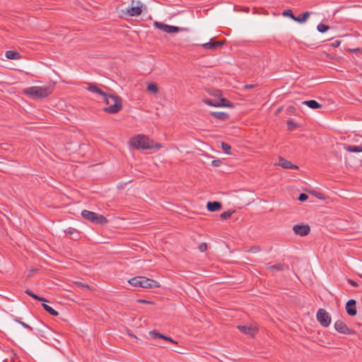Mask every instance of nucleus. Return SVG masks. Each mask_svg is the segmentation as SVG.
<instances>
[{
    "instance_id": "obj_1",
    "label": "nucleus",
    "mask_w": 362,
    "mask_h": 362,
    "mask_svg": "<svg viewBox=\"0 0 362 362\" xmlns=\"http://www.w3.org/2000/svg\"><path fill=\"white\" fill-rule=\"evenodd\" d=\"M130 144L136 149H159L161 144L155 142L144 135H137L130 139Z\"/></svg>"
},
{
    "instance_id": "obj_2",
    "label": "nucleus",
    "mask_w": 362,
    "mask_h": 362,
    "mask_svg": "<svg viewBox=\"0 0 362 362\" xmlns=\"http://www.w3.org/2000/svg\"><path fill=\"white\" fill-rule=\"evenodd\" d=\"M54 86H30L23 90V93L33 99H41L49 96L53 91Z\"/></svg>"
},
{
    "instance_id": "obj_3",
    "label": "nucleus",
    "mask_w": 362,
    "mask_h": 362,
    "mask_svg": "<svg viewBox=\"0 0 362 362\" xmlns=\"http://www.w3.org/2000/svg\"><path fill=\"white\" fill-rule=\"evenodd\" d=\"M103 99L107 105V107L103 108V110L105 112L110 114H115L122 110V103L119 96L106 94V95Z\"/></svg>"
},
{
    "instance_id": "obj_4",
    "label": "nucleus",
    "mask_w": 362,
    "mask_h": 362,
    "mask_svg": "<svg viewBox=\"0 0 362 362\" xmlns=\"http://www.w3.org/2000/svg\"><path fill=\"white\" fill-rule=\"evenodd\" d=\"M81 216L84 219L89 221L93 223L104 225L108 222L107 218L103 215L88 210L82 211Z\"/></svg>"
},
{
    "instance_id": "obj_5",
    "label": "nucleus",
    "mask_w": 362,
    "mask_h": 362,
    "mask_svg": "<svg viewBox=\"0 0 362 362\" xmlns=\"http://www.w3.org/2000/svg\"><path fill=\"white\" fill-rule=\"evenodd\" d=\"M316 318L320 324L324 327H329L331 323V317L329 313L325 309L320 308L317 310Z\"/></svg>"
},
{
    "instance_id": "obj_6",
    "label": "nucleus",
    "mask_w": 362,
    "mask_h": 362,
    "mask_svg": "<svg viewBox=\"0 0 362 362\" xmlns=\"http://www.w3.org/2000/svg\"><path fill=\"white\" fill-rule=\"evenodd\" d=\"M144 4L139 1L132 0L131 6L127 10V13L130 16H139L142 13V7Z\"/></svg>"
},
{
    "instance_id": "obj_7",
    "label": "nucleus",
    "mask_w": 362,
    "mask_h": 362,
    "mask_svg": "<svg viewBox=\"0 0 362 362\" xmlns=\"http://www.w3.org/2000/svg\"><path fill=\"white\" fill-rule=\"evenodd\" d=\"M202 102L209 106L216 107H233V105L226 98L221 99V101L217 99H203Z\"/></svg>"
},
{
    "instance_id": "obj_8",
    "label": "nucleus",
    "mask_w": 362,
    "mask_h": 362,
    "mask_svg": "<svg viewBox=\"0 0 362 362\" xmlns=\"http://www.w3.org/2000/svg\"><path fill=\"white\" fill-rule=\"evenodd\" d=\"M153 25L158 28L161 30L162 31L166 33H177L180 30V28L175 26V25H170L165 24L161 22L155 21L153 23Z\"/></svg>"
},
{
    "instance_id": "obj_9",
    "label": "nucleus",
    "mask_w": 362,
    "mask_h": 362,
    "mask_svg": "<svg viewBox=\"0 0 362 362\" xmlns=\"http://www.w3.org/2000/svg\"><path fill=\"white\" fill-rule=\"evenodd\" d=\"M334 329L336 331L341 334L351 335L355 334V332L349 328L347 325L341 320H337L334 323Z\"/></svg>"
},
{
    "instance_id": "obj_10",
    "label": "nucleus",
    "mask_w": 362,
    "mask_h": 362,
    "mask_svg": "<svg viewBox=\"0 0 362 362\" xmlns=\"http://www.w3.org/2000/svg\"><path fill=\"white\" fill-rule=\"evenodd\" d=\"M293 230L297 235H300V236H305L310 233V228L308 225L300 224L293 226Z\"/></svg>"
},
{
    "instance_id": "obj_11",
    "label": "nucleus",
    "mask_w": 362,
    "mask_h": 362,
    "mask_svg": "<svg viewBox=\"0 0 362 362\" xmlns=\"http://www.w3.org/2000/svg\"><path fill=\"white\" fill-rule=\"evenodd\" d=\"M160 287V284L158 281L143 276L141 282V288H155Z\"/></svg>"
},
{
    "instance_id": "obj_12",
    "label": "nucleus",
    "mask_w": 362,
    "mask_h": 362,
    "mask_svg": "<svg viewBox=\"0 0 362 362\" xmlns=\"http://www.w3.org/2000/svg\"><path fill=\"white\" fill-rule=\"evenodd\" d=\"M345 308L349 315L354 316L356 315V301L354 299L349 300L346 303Z\"/></svg>"
},
{
    "instance_id": "obj_13",
    "label": "nucleus",
    "mask_w": 362,
    "mask_h": 362,
    "mask_svg": "<svg viewBox=\"0 0 362 362\" xmlns=\"http://www.w3.org/2000/svg\"><path fill=\"white\" fill-rule=\"evenodd\" d=\"M224 44L223 41H215L213 38L209 42L202 44L201 46L206 49L214 50Z\"/></svg>"
},
{
    "instance_id": "obj_14",
    "label": "nucleus",
    "mask_w": 362,
    "mask_h": 362,
    "mask_svg": "<svg viewBox=\"0 0 362 362\" xmlns=\"http://www.w3.org/2000/svg\"><path fill=\"white\" fill-rule=\"evenodd\" d=\"M148 334H149L150 337L153 339H156V338L162 339L165 341H168L173 344H176V342L171 337L164 335V334L157 332L156 330L150 331Z\"/></svg>"
},
{
    "instance_id": "obj_15",
    "label": "nucleus",
    "mask_w": 362,
    "mask_h": 362,
    "mask_svg": "<svg viewBox=\"0 0 362 362\" xmlns=\"http://www.w3.org/2000/svg\"><path fill=\"white\" fill-rule=\"evenodd\" d=\"M238 329L242 333L248 334V335H250L252 337H253L255 335L256 332H257V330L255 329V327H253L252 326H248V325H239L238 327Z\"/></svg>"
},
{
    "instance_id": "obj_16",
    "label": "nucleus",
    "mask_w": 362,
    "mask_h": 362,
    "mask_svg": "<svg viewBox=\"0 0 362 362\" xmlns=\"http://www.w3.org/2000/svg\"><path fill=\"white\" fill-rule=\"evenodd\" d=\"M278 165L285 169H297L298 168L297 165L292 164L290 161L282 157H279Z\"/></svg>"
},
{
    "instance_id": "obj_17",
    "label": "nucleus",
    "mask_w": 362,
    "mask_h": 362,
    "mask_svg": "<svg viewBox=\"0 0 362 362\" xmlns=\"http://www.w3.org/2000/svg\"><path fill=\"white\" fill-rule=\"evenodd\" d=\"M221 203L217 201L209 202L206 204L207 210L211 212L219 211L220 209H221Z\"/></svg>"
},
{
    "instance_id": "obj_18",
    "label": "nucleus",
    "mask_w": 362,
    "mask_h": 362,
    "mask_svg": "<svg viewBox=\"0 0 362 362\" xmlns=\"http://www.w3.org/2000/svg\"><path fill=\"white\" fill-rule=\"evenodd\" d=\"M87 89L93 93H98L100 95L102 96L103 98L107 93H105L103 90H102L100 88H99L94 83H88Z\"/></svg>"
},
{
    "instance_id": "obj_19",
    "label": "nucleus",
    "mask_w": 362,
    "mask_h": 362,
    "mask_svg": "<svg viewBox=\"0 0 362 362\" xmlns=\"http://www.w3.org/2000/svg\"><path fill=\"white\" fill-rule=\"evenodd\" d=\"M301 103L302 105H305L313 110L321 108L322 107L321 104H320L317 101L315 100H305L303 101Z\"/></svg>"
},
{
    "instance_id": "obj_20",
    "label": "nucleus",
    "mask_w": 362,
    "mask_h": 362,
    "mask_svg": "<svg viewBox=\"0 0 362 362\" xmlns=\"http://www.w3.org/2000/svg\"><path fill=\"white\" fill-rule=\"evenodd\" d=\"M210 115L221 121L226 120L229 117V115L224 112H211Z\"/></svg>"
},
{
    "instance_id": "obj_21",
    "label": "nucleus",
    "mask_w": 362,
    "mask_h": 362,
    "mask_svg": "<svg viewBox=\"0 0 362 362\" xmlns=\"http://www.w3.org/2000/svg\"><path fill=\"white\" fill-rule=\"evenodd\" d=\"M310 16V12H308V11L303 12V13L299 14L298 16H296L294 21L298 22L299 23H303L308 19Z\"/></svg>"
},
{
    "instance_id": "obj_22",
    "label": "nucleus",
    "mask_w": 362,
    "mask_h": 362,
    "mask_svg": "<svg viewBox=\"0 0 362 362\" xmlns=\"http://www.w3.org/2000/svg\"><path fill=\"white\" fill-rule=\"evenodd\" d=\"M5 57L9 59H21V54L14 50H8L5 53Z\"/></svg>"
},
{
    "instance_id": "obj_23",
    "label": "nucleus",
    "mask_w": 362,
    "mask_h": 362,
    "mask_svg": "<svg viewBox=\"0 0 362 362\" xmlns=\"http://www.w3.org/2000/svg\"><path fill=\"white\" fill-rule=\"evenodd\" d=\"M288 269V266L282 263H278L274 265H270L267 267L269 271H283L285 269Z\"/></svg>"
},
{
    "instance_id": "obj_24",
    "label": "nucleus",
    "mask_w": 362,
    "mask_h": 362,
    "mask_svg": "<svg viewBox=\"0 0 362 362\" xmlns=\"http://www.w3.org/2000/svg\"><path fill=\"white\" fill-rule=\"evenodd\" d=\"M143 276H138L133 277L130 279L128 282L129 284H131L133 286L135 287H141V282H142Z\"/></svg>"
},
{
    "instance_id": "obj_25",
    "label": "nucleus",
    "mask_w": 362,
    "mask_h": 362,
    "mask_svg": "<svg viewBox=\"0 0 362 362\" xmlns=\"http://www.w3.org/2000/svg\"><path fill=\"white\" fill-rule=\"evenodd\" d=\"M208 93L216 98L218 100L221 101V99L224 98L222 95L221 90L218 89H211L208 91Z\"/></svg>"
},
{
    "instance_id": "obj_26",
    "label": "nucleus",
    "mask_w": 362,
    "mask_h": 362,
    "mask_svg": "<svg viewBox=\"0 0 362 362\" xmlns=\"http://www.w3.org/2000/svg\"><path fill=\"white\" fill-rule=\"evenodd\" d=\"M43 308L50 315H53V316H57L59 315V313L55 310L54 308H52L51 306L45 304V303H42V304Z\"/></svg>"
},
{
    "instance_id": "obj_27",
    "label": "nucleus",
    "mask_w": 362,
    "mask_h": 362,
    "mask_svg": "<svg viewBox=\"0 0 362 362\" xmlns=\"http://www.w3.org/2000/svg\"><path fill=\"white\" fill-rule=\"evenodd\" d=\"M345 149L349 152H362V146H345Z\"/></svg>"
},
{
    "instance_id": "obj_28",
    "label": "nucleus",
    "mask_w": 362,
    "mask_h": 362,
    "mask_svg": "<svg viewBox=\"0 0 362 362\" xmlns=\"http://www.w3.org/2000/svg\"><path fill=\"white\" fill-rule=\"evenodd\" d=\"M25 292V293H27L30 296L33 297L34 299L37 300L38 301L47 302V300L45 298L35 295L30 289H27Z\"/></svg>"
},
{
    "instance_id": "obj_29",
    "label": "nucleus",
    "mask_w": 362,
    "mask_h": 362,
    "mask_svg": "<svg viewBox=\"0 0 362 362\" xmlns=\"http://www.w3.org/2000/svg\"><path fill=\"white\" fill-rule=\"evenodd\" d=\"M282 16L284 17H289L293 21H295L296 16L293 15V12L291 9H286L283 11Z\"/></svg>"
},
{
    "instance_id": "obj_30",
    "label": "nucleus",
    "mask_w": 362,
    "mask_h": 362,
    "mask_svg": "<svg viewBox=\"0 0 362 362\" xmlns=\"http://www.w3.org/2000/svg\"><path fill=\"white\" fill-rule=\"evenodd\" d=\"M329 29V26L325 24L320 23L317 26V30L318 32L324 33L327 32Z\"/></svg>"
},
{
    "instance_id": "obj_31",
    "label": "nucleus",
    "mask_w": 362,
    "mask_h": 362,
    "mask_svg": "<svg viewBox=\"0 0 362 362\" xmlns=\"http://www.w3.org/2000/svg\"><path fill=\"white\" fill-rule=\"evenodd\" d=\"M298 126V124L293 122L291 119L287 120V128L289 131L294 130Z\"/></svg>"
},
{
    "instance_id": "obj_32",
    "label": "nucleus",
    "mask_w": 362,
    "mask_h": 362,
    "mask_svg": "<svg viewBox=\"0 0 362 362\" xmlns=\"http://www.w3.org/2000/svg\"><path fill=\"white\" fill-rule=\"evenodd\" d=\"M65 232H66V233H68V234L71 235H75V234H76V237H73V238H73V239H74V240L77 239V238H78V231H77V230H76V229H75V228H74L69 227V228H68L65 230Z\"/></svg>"
},
{
    "instance_id": "obj_33",
    "label": "nucleus",
    "mask_w": 362,
    "mask_h": 362,
    "mask_svg": "<svg viewBox=\"0 0 362 362\" xmlns=\"http://www.w3.org/2000/svg\"><path fill=\"white\" fill-rule=\"evenodd\" d=\"M147 90L153 93H157L158 88L155 83H149L147 86Z\"/></svg>"
},
{
    "instance_id": "obj_34",
    "label": "nucleus",
    "mask_w": 362,
    "mask_h": 362,
    "mask_svg": "<svg viewBox=\"0 0 362 362\" xmlns=\"http://www.w3.org/2000/svg\"><path fill=\"white\" fill-rule=\"evenodd\" d=\"M221 148L226 154H230V150L231 148L230 146L226 143V142H221Z\"/></svg>"
},
{
    "instance_id": "obj_35",
    "label": "nucleus",
    "mask_w": 362,
    "mask_h": 362,
    "mask_svg": "<svg viewBox=\"0 0 362 362\" xmlns=\"http://www.w3.org/2000/svg\"><path fill=\"white\" fill-rule=\"evenodd\" d=\"M232 215V212L230 211H224L223 212L220 217L222 218V219H227L228 218H230Z\"/></svg>"
},
{
    "instance_id": "obj_36",
    "label": "nucleus",
    "mask_w": 362,
    "mask_h": 362,
    "mask_svg": "<svg viewBox=\"0 0 362 362\" xmlns=\"http://www.w3.org/2000/svg\"><path fill=\"white\" fill-rule=\"evenodd\" d=\"M308 199V194L305 193H300L298 197V200L300 202H305Z\"/></svg>"
},
{
    "instance_id": "obj_37",
    "label": "nucleus",
    "mask_w": 362,
    "mask_h": 362,
    "mask_svg": "<svg viewBox=\"0 0 362 362\" xmlns=\"http://www.w3.org/2000/svg\"><path fill=\"white\" fill-rule=\"evenodd\" d=\"M207 249V245L205 243H202L199 245V250L202 252L206 251Z\"/></svg>"
},
{
    "instance_id": "obj_38",
    "label": "nucleus",
    "mask_w": 362,
    "mask_h": 362,
    "mask_svg": "<svg viewBox=\"0 0 362 362\" xmlns=\"http://www.w3.org/2000/svg\"><path fill=\"white\" fill-rule=\"evenodd\" d=\"M77 284L84 290H90V287L88 284H83L82 282H78Z\"/></svg>"
},
{
    "instance_id": "obj_39",
    "label": "nucleus",
    "mask_w": 362,
    "mask_h": 362,
    "mask_svg": "<svg viewBox=\"0 0 362 362\" xmlns=\"http://www.w3.org/2000/svg\"><path fill=\"white\" fill-rule=\"evenodd\" d=\"M222 163L221 160L216 159L211 161V165L214 167H218Z\"/></svg>"
},
{
    "instance_id": "obj_40",
    "label": "nucleus",
    "mask_w": 362,
    "mask_h": 362,
    "mask_svg": "<svg viewBox=\"0 0 362 362\" xmlns=\"http://www.w3.org/2000/svg\"><path fill=\"white\" fill-rule=\"evenodd\" d=\"M313 194H314L316 197H317L320 199H324L325 197L324 195L320 192H312Z\"/></svg>"
},
{
    "instance_id": "obj_41",
    "label": "nucleus",
    "mask_w": 362,
    "mask_h": 362,
    "mask_svg": "<svg viewBox=\"0 0 362 362\" xmlns=\"http://www.w3.org/2000/svg\"><path fill=\"white\" fill-rule=\"evenodd\" d=\"M347 281L352 286L356 287V288L358 287V284L357 282H356L355 281H354L352 279H348Z\"/></svg>"
},
{
    "instance_id": "obj_42",
    "label": "nucleus",
    "mask_w": 362,
    "mask_h": 362,
    "mask_svg": "<svg viewBox=\"0 0 362 362\" xmlns=\"http://www.w3.org/2000/svg\"><path fill=\"white\" fill-rule=\"evenodd\" d=\"M20 325H21L24 328L28 329L30 331L33 330V328L30 326H29L28 324H26L25 322H24L23 321L20 322Z\"/></svg>"
},
{
    "instance_id": "obj_43",
    "label": "nucleus",
    "mask_w": 362,
    "mask_h": 362,
    "mask_svg": "<svg viewBox=\"0 0 362 362\" xmlns=\"http://www.w3.org/2000/svg\"><path fill=\"white\" fill-rule=\"evenodd\" d=\"M341 42L339 40H335L332 43V45L334 47H337L340 45Z\"/></svg>"
},
{
    "instance_id": "obj_44",
    "label": "nucleus",
    "mask_w": 362,
    "mask_h": 362,
    "mask_svg": "<svg viewBox=\"0 0 362 362\" xmlns=\"http://www.w3.org/2000/svg\"><path fill=\"white\" fill-rule=\"evenodd\" d=\"M254 86H255V85H252V84H251V85H245V89H250V88H252Z\"/></svg>"
},
{
    "instance_id": "obj_45",
    "label": "nucleus",
    "mask_w": 362,
    "mask_h": 362,
    "mask_svg": "<svg viewBox=\"0 0 362 362\" xmlns=\"http://www.w3.org/2000/svg\"><path fill=\"white\" fill-rule=\"evenodd\" d=\"M139 301L140 303H151L150 301H148V300H139Z\"/></svg>"
},
{
    "instance_id": "obj_46",
    "label": "nucleus",
    "mask_w": 362,
    "mask_h": 362,
    "mask_svg": "<svg viewBox=\"0 0 362 362\" xmlns=\"http://www.w3.org/2000/svg\"><path fill=\"white\" fill-rule=\"evenodd\" d=\"M13 320H14V321L17 322L19 324H20V322H22L20 319H18L16 317H14Z\"/></svg>"
},
{
    "instance_id": "obj_47",
    "label": "nucleus",
    "mask_w": 362,
    "mask_h": 362,
    "mask_svg": "<svg viewBox=\"0 0 362 362\" xmlns=\"http://www.w3.org/2000/svg\"><path fill=\"white\" fill-rule=\"evenodd\" d=\"M289 109L291 111H293V110H294L295 108L293 107H289Z\"/></svg>"
},
{
    "instance_id": "obj_48",
    "label": "nucleus",
    "mask_w": 362,
    "mask_h": 362,
    "mask_svg": "<svg viewBox=\"0 0 362 362\" xmlns=\"http://www.w3.org/2000/svg\"><path fill=\"white\" fill-rule=\"evenodd\" d=\"M249 8L245 9V11H248Z\"/></svg>"
},
{
    "instance_id": "obj_49",
    "label": "nucleus",
    "mask_w": 362,
    "mask_h": 362,
    "mask_svg": "<svg viewBox=\"0 0 362 362\" xmlns=\"http://www.w3.org/2000/svg\"><path fill=\"white\" fill-rule=\"evenodd\" d=\"M249 8L245 9V11H248Z\"/></svg>"
},
{
    "instance_id": "obj_50",
    "label": "nucleus",
    "mask_w": 362,
    "mask_h": 362,
    "mask_svg": "<svg viewBox=\"0 0 362 362\" xmlns=\"http://www.w3.org/2000/svg\"><path fill=\"white\" fill-rule=\"evenodd\" d=\"M359 276H360L361 278H362V274H359Z\"/></svg>"
}]
</instances>
